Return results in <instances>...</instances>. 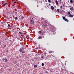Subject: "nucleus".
Returning <instances> with one entry per match:
<instances>
[{
	"instance_id": "f257e3e1",
	"label": "nucleus",
	"mask_w": 74,
	"mask_h": 74,
	"mask_svg": "<svg viewBox=\"0 0 74 74\" xmlns=\"http://www.w3.org/2000/svg\"><path fill=\"white\" fill-rule=\"evenodd\" d=\"M30 21L31 24H33L34 23V21H33V18H31L30 19Z\"/></svg>"
},
{
	"instance_id": "f03ea898",
	"label": "nucleus",
	"mask_w": 74,
	"mask_h": 74,
	"mask_svg": "<svg viewBox=\"0 0 74 74\" xmlns=\"http://www.w3.org/2000/svg\"><path fill=\"white\" fill-rule=\"evenodd\" d=\"M62 18L65 21H66V22H69V20L65 18V17H63Z\"/></svg>"
},
{
	"instance_id": "7ed1b4c3",
	"label": "nucleus",
	"mask_w": 74,
	"mask_h": 74,
	"mask_svg": "<svg viewBox=\"0 0 74 74\" xmlns=\"http://www.w3.org/2000/svg\"><path fill=\"white\" fill-rule=\"evenodd\" d=\"M24 50V48H22L20 49L19 51L20 52H22Z\"/></svg>"
},
{
	"instance_id": "20e7f679",
	"label": "nucleus",
	"mask_w": 74,
	"mask_h": 74,
	"mask_svg": "<svg viewBox=\"0 0 74 74\" xmlns=\"http://www.w3.org/2000/svg\"><path fill=\"white\" fill-rule=\"evenodd\" d=\"M3 61H4L5 60V62H7V61H8V60L6 59H4L3 60Z\"/></svg>"
},
{
	"instance_id": "39448f33",
	"label": "nucleus",
	"mask_w": 74,
	"mask_h": 74,
	"mask_svg": "<svg viewBox=\"0 0 74 74\" xmlns=\"http://www.w3.org/2000/svg\"><path fill=\"white\" fill-rule=\"evenodd\" d=\"M69 16L70 18H73V15L70 14L69 15Z\"/></svg>"
},
{
	"instance_id": "423d86ee",
	"label": "nucleus",
	"mask_w": 74,
	"mask_h": 74,
	"mask_svg": "<svg viewBox=\"0 0 74 74\" xmlns=\"http://www.w3.org/2000/svg\"><path fill=\"white\" fill-rule=\"evenodd\" d=\"M70 10L71 11H73V10H74V8L73 7H71V8H70Z\"/></svg>"
},
{
	"instance_id": "0eeeda50",
	"label": "nucleus",
	"mask_w": 74,
	"mask_h": 74,
	"mask_svg": "<svg viewBox=\"0 0 74 74\" xmlns=\"http://www.w3.org/2000/svg\"><path fill=\"white\" fill-rule=\"evenodd\" d=\"M51 9L53 10H54V7H53V6H51Z\"/></svg>"
},
{
	"instance_id": "6e6552de",
	"label": "nucleus",
	"mask_w": 74,
	"mask_h": 74,
	"mask_svg": "<svg viewBox=\"0 0 74 74\" xmlns=\"http://www.w3.org/2000/svg\"><path fill=\"white\" fill-rule=\"evenodd\" d=\"M47 27V25H45L44 24V25L43 26V27L44 28H46Z\"/></svg>"
},
{
	"instance_id": "1a4fd4ad",
	"label": "nucleus",
	"mask_w": 74,
	"mask_h": 74,
	"mask_svg": "<svg viewBox=\"0 0 74 74\" xmlns=\"http://www.w3.org/2000/svg\"><path fill=\"white\" fill-rule=\"evenodd\" d=\"M56 3L57 5H58V1L57 0H56Z\"/></svg>"
},
{
	"instance_id": "9d476101",
	"label": "nucleus",
	"mask_w": 74,
	"mask_h": 74,
	"mask_svg": "<svg viewBox=\"0 0 74 74\" xmlns=\"http://www.w3.org/2000/svg\"><path fill=\"white\" fill-rule=\"evenodd\" d=\"M34 67H35V68H36L37 67V65H35L34 66Z\"/></svg>"
},
{
	"instance_id": "9b49d317",
	"label": "nucleus",
	"mask_w": 74,
	"mask_h": 74,
	"mask_svg": "<svg viewBox=\"0 0 74 74\" xmlns=\"http://www.w3.org/2000/svg\"><path fill=\"white\" fill-rule=\"evenodd\" d=\"M48 2H49V3H51V0H47Z\"/></svg>"
},
{
	"instance_id": "f8f14e48",
	"label": "nucleus",
	"mask_w": 74,
	"mask_h": 74,
	"mask_svg": "<svg viewBox=\"0 0 74 74\" xmlns=\"http://www.w3.org/2000/svg\"><path fill=\"white\" fill-rule=\"evenodd\" d=\"M70 2L71 3H73V0H71L70 1Z\"/></svg>"
},
{
	"instance_id": "ddd939ff",
	"label": "nucleus",
	"mask_w": 74,
	"mask_h": 74,
	"mask_svg": "<svg viewBox=\"0 0 74 74\" xmlns=\"http://www.w3.org/2000/svg\"><path fill=\"white\" fill-rule=\"evenodd\" d=\"M19 34H23V33L22 32H19Z\"/></svg>"
},
{
	"instance_id": "4468645a",
	"label": "nucleus",
	"mask_w": 74,
	"mask_h": 74,
	"mask_svg": "<svg viewBox=\"0 0 74 74\" xmlns=\"http://www.w3.org/2000/svg\"><path fill=\"white\" fill-rule=\"evenodd\" d=\"M14 19L16 20L18 19V18H17V17H16Z\"/></svg>"
},
{
	"instance_id": "2eb2a0df",
	"label": "nucleus",
	"mask_w": 74,
	"mask_h": 74,
	"mask_svg": "<svg viewBox=\"0 0 74 74\" xmlns=\"http://www.w3.org/2000/svg\"><path fill=\"white\" fill-rule=\"evenodd\" d=\"M41 38V37L39 36L38 37V38H39V39H40Z\"/></svg>"
},
{
	"instance_id": "dca6fc26",
	"label": "nucleus",
	"mask_w": 74,
	"mask_h": 74,
	"mask_svg": "<svg viewBox=\"0 0 74 74\" xmlns=\"http://www.w3.org/2000/svg\"><path fill=\"white\" fill-rule=\"evenodd\" d=\"M42 66H44V64L43 63H42Z\"/></svg>"
},
{
	"instance_id": "f3484780",
	"label": "nucleus",
	"mask_w": 74,
	"mask_h": 74,
	"mask_svg": "<svg viewBox=\"0 0 74 74\" xmlns=\"http://www.w3.org/2000/svg\"><path fill=\"white\" fill-rule=\"evenodd\" d=\"M57 11H58V12H60L59 11V9H57Z\"/></svg>"
},
{
	"instance_id": "a211bd4d",
	"label": "nucleus",
	"mask_w": 74,
	"mask_h": 74,
	"mask_svg": "<svg viewBox=\"0 0 74 74\" xmlns=\"http://www.w3.org/2000/svg\"><path fill=\"white\" fill-rule=\"evenodd\" d=\"M68 14H70V12H68Z\"/></svg>"
},
{
	"instance_id": "6ab92c4d",
	"label": "nucleus",
	"mask_w": 74,
	"mask_h": 74,
	"mask_svg": "<svg viewBox=\"0 0 74 74\" xmlns=\"http://www.w3.org/2000/svg\"><path fill=\"white\" fill-rule=\"evenodd\" d=\"M8 27H10V24H8Z\"/></svg>"
},
{
	"instance_id": "aec40b11",
	"label": "nucleus",
	"mask_w": 74,
	"mask_h": 74,
	"mask_svg": "<svg viewBox=\"0 0 74 74\" xmlns=\"http://www.w3.org/2000/svg\"><path fill=\"white\" fill-rule=\"evenodd\" d=\"M39 33H40L41 34V31H39Z\"/></svg>"
},
{
	"instance_id": "412c9836",
	"label": "nucleus",
	"mask_w": 74,
	"mask_h": 74,
	"mask_svg": "<svg viewBox=\"0 0 74 74\" xmlns=\"http://www.w3.org/2000/svg\"><path fill=\"white\" fill-rule=\"evenodd\" d=\"M19 65V64H17V66H18Z\"/></svg>"
},
{
	"instance_id": "4be33fe9",
	"label": "nucleus",
	"mask_w": 74,
	"mask_h": 74,
	"mask_svg": "<svg viewBox=\"0 0 74 74\" xmlns=\"http://www.w3.org/2000/svg\"><path fill=\"white\" fill-rule=\"evenodd\" d=\"M6 47V45H4V46L3 47V48H4V47Z\"/></svg>"
},
{
	"instance_id": "5701e85b",
	"label": "nucleus",
	"mask_w": 74,
	"mask_h": 74,
	"mask_svg": "<svg viewBox=\"0 0 74 74\" xmlns=\"http://www.w3.org/2000/svg\"><path fill=\"white\" fill-rule=\"evenodd\" d=\"M7 4V3H5L4 4V5H6V4Z\"/></svg>"
},
{
	"instance_id": "b1692460",
	"label": "nucleus",
	"mask_w": 74,
	"mask_h": 74,
	"mask_svg": "<svg viewBox=\"0 0 74 74\" xmlns=\"http://www.w3.org/2000/svg\"><path fill=\"white\" fill-rule=\"evenodd\" d=\"M41 58H44V56H42Z\"/></svg>"
},
{
	"instance_id": "393cba45",
	"label": "nucleus",
	"mask_w": 74,
	"mask_h": 74,
	"mask_svg": "<svg viewBox=\"0 0 74 74\" xmlns=\"http://www.w3.org/2000/svg\"><path fill=\"white\" fill-rule=\"evenodd\" d=\"M14 3H15V4H16V1H15L14 2Z\"/></svg>"
},
{
	"instance_id": "a878e982",
	"label": "nucleus",
	"mask_w": 74,
	"mask_h": 74,
	"mask_svg": "<svg viewBox=\"0 0 74 74\" xmlns=\"http://www.w3.org/2000/svg\"><path fill=\"white\" fill-rule=\"evenodd\" d=\"M60 8H63V7H62V6H60Z\"/></svg>"
},
{
	"instance_id": "bb28decb",
	"label": "nucleus",
	"mask_w": 74,
	"mask_h": 74,
	"mask_svg": "<svg viewBox=\"0 0 74 74\" xmlns=\"http://www.w3.org/2000/svg\"><path fill=\"white\" fill-rule=\"evenodd\" d=\"M60 0V2L61 3L62 2V0Z\"/></svg>"
},
{
	"instance_id": "cd10ccee",
	"label": "nucleus",
	"mask_w": 74,
	"mask_h": 74,
	"mask_svg": "<svg viewBox=\"0 0 74 74\" xmlns=\"http://www.w3.org/2000/svg\"><path fill=\"white\" fill-rule=\"evenodd\" d=\"M44 54H45V55H46L47 54V53H45Z\"/></svg>"
},
{
	"instance_id": "c85d7f7f",
	"label": "nucleus",
	"mask_w": 74,
	"mask_h": 74,
	"mask_svg": "<svg viewBox=\"0 0 74 74\" xmlns=\"http://www.w3.org/2000/svg\"><path fill=\"white\" fill-rule=\"evenodd\" d=\"M22 18H24V17H23V16L22 17Z\"/></svg>"
},
{
	"instance_id": "c756f323",
	"label": "nucleus",
	"mask_w": 74,
	"mask_h": 74,
	"mask_svg": "<svg viewBox=\"0 0 74 74\" xmlns=\"http://www.w3.org/2000/svg\"><path fill=\"white\" fill-rule=\"evenodd\" d=\"M51 72H52V71H51Z\"/></svg>"
},
{
	"instance_id": "7c9ffc66",
	"label": "nucleus",
	"mask_w": 74,
	"mask_h": 74,
	"mask_svg": "<svg viewBox=\"0 0 74 74\" xmlns=\"http://www.w3.org/2000/svg\"><path fill=\"white\" fill-rule=\"evenodd\" d=\"M22 53H24L23 52H22Z\"/></svg>"
},
{
	"instance_id": "2f4dec72",
	"label": "nucleus",
	"mask_w": 74,
	"mask_h": 74,
	"mask_svg": "<svg viewBox=\"0 0 74 74\" xmlns=\"http://www.w3.org/2000/svg\"><path fill=\"white\" fill-rule=\"evenodd\" d=\"M63 5L64 6V5Z\"/></svg>"
},
{
	"instance_id": "473e14b6",
	"label": "nucleus",
	"mask_w": 74,
	"mask_h": 74,
	"mask_svg": "<svg viewBox=\"0 0 74 74\" xmlns=\"http://www.w3.org/2000/svg\"><path fill=\"white\" fill-rule=\"evenodd\" d=\"M45 23H47V22H45Z\"/></svg>"
},
{
	"instance_id": "72a5a7b5",
	"label": "nucleus",
	"mask_w": 74,
	"mask_h": 74,
	"mask_svg": "<svg viewBox=\"0 0 74 74\" xmlns=\"http://www.w3.org/2000/svg\"><path fill=\"white\" fill-rule=\"evenodd\" d=\"M1 44H0V45Z\"/></svg>"
},
{
	"instance_id": "f704fd0d",
	"label": "nucleus",
	"mask_w": 74,
	"mask_h": 74,
	"mask_svg": "<svg viewBox=\"0 0 74 74\" xmlns=\"http://www.w3.org/2000/svg\"><path fill=\"white\" fill-rule=\"evenodd\" d=\"M73 20H74V19Z\"/></svg>"
}]
</instances>
